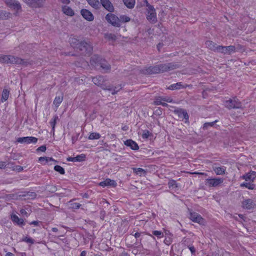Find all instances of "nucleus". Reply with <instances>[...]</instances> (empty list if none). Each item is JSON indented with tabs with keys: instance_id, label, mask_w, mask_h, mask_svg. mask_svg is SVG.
<instances>
[{
	"instance_id": "1",
	"label": "nucleus",
	"mask_w": 256,
	"mask_h": 256,
	"mask_svg": "<svg viewBox=\"0 0 256 256\" xmlns=\"http://www.w3.org/2000/svg\"><path fill=\"white\" fill-rule=\"evenodd\" d=\"M242 178L245 180V182L240 184V186H244L249 190L254 189L255 186L253 182L256 178V172H248L246 175L243 176Z\"/></svg>"
},
{
	"instance_id": "2",
	"label": "nucleus",
	"mask_w": 256,
	"mask_h": 256,
	"mask_svg": "<svg viewBox=\"0 0 256 256\" xmlns=\"http://www.w3.org/2000/svg\"><path fill=\"white\" fill-rule=\"evenodd\" d=\"M90 64L96 68L100 66L104 70H108L110 68V66L104 60L100 58V57L96 56H94L90 60Z\"/></svg>"
},
{
	"instance_id": "3",
	"label": "nucleus",
	"mask_w": 256,
	"mask_h": 256,
	"mask_svg": "<svg viewBox=\"0 0 256 256\" xmlns=\"http://www.w3.org/2000/svg\"><path fill=\"white\" fill-rule=\"evenodd\" d=\"M147 6V19L151 22H155L157 20L156 14L154 8L150 5L146 0H144Z\"/></svg>"
},
{
	"instance_id": "4",
	"label": "nucleus",
	"mask_w": 256,
	"mask_h": 256,
	"mask_svg": "<svg viewBox=\"0 0 256 256\" xmlns=\"http://www.w3.org/2000/svg\"><path fill=\"white\" fill-rule=\"evenodd\" d=\"M224 104L226 107L228 108H240L242 105L240 102L238 101V99L234 98L232 99L230 98L224 102Z\"/></svg>"
},
{
	"instance_id": "5",
	"label": "nucleus",
	"mask_w": 256,
	"mask_h": 256,
	"mask_svg": "<svg viewBox=\"0 0 256 256\" xmlns=\"http://www.w3.org/2000/svg\"><path fill=\"white\" fill-rule=\"evenodd\" d=\"M107 21L110 23L112 26L116 27L120 26V20L119 18L112 14H108L106 17Z\"/></svg>"
},
{
	"instance_id": "6",
	"label": "nucleus",
	"mask_w": 256,
	"mask_h": 256,
	"mask_svg": "<svg viewBox=\"0 0 256 256\" xmlns=\"http://www.w3.org/2000/svg\"><path fill=\"white\" fill-rule=\"evenodd\" d=\"M16 142L20 144H36L38 142V138L34 136H26L18 138Z\"/></svg>"
},
{
	"instance_id": "7",
	"label": "nucleus",
	"mask_w": 256,
	"mask_h": 256,
	"mask_svg": "<svg viewBox=\"0 0 256 256\" xmlns=\"http://www.w3.org/2000/svg\"><path fill=\"white\" fill-rule=\"evenodd\" d=\"M223 181V179L221 178H207L205 184L208 186L216 187L222 183Z\"/></svg>"
},
{
	"instance_id": "8",
	"label": "nucleus",
	"mask_w": 256,
	"mask_h": 256,
	"mask_svg": "<svg viewBox=\"0 0 256 256\" xmlns=\"http://www.w3.org/2000/svg\"><path fill=\"white\" fill-rule=\"evenodd\" d=\"M79 48L80 50L86 53V54H90L92 50V48L90 43L86 42H80Z\"/></svg>"
},
{
	"instance_id": "9",
	"label": "nucleus",
	"mask_w": 256,
	"mask_h": 256,
	"mask_svg": "<svg viewBox=\"0 0 256 256\" xmlns=\"http://www.w3.org/2000/svg\"><path fill=\"white\" fill-rule=\"evenodd\" d=\"M26 4L32 8H40L43 6L44 0H23Z\"/></svg>"
},
{
	"instance_id": "10",
	"label": "nucleus",
	"mask_w": 256,
	"mask_h": 256,
	"mask_svg": "<svg viewBox=\"0 0 256 256\" xmlns=\"http://www.w3.org/2000/svg\"><path fill=\"white\" fill-rule=\"evenodd\" d=\"M18 58L12 56H4L0 54V62L6 63H16Z\"/></svg>"
},
{
	"instance_id": "11",
	"label": "nucleus",
	"mask_w": 256,
	"mask_h": 256,
	"mask_svg": "<svg viewBox=\"0 0 256 256\" xmlns=\"http://www.w3.org/2000/svg\"><path fill=\"white\" fill-rule=\"evenodd\" d=\"M190 219L194 222H198L200 224H204V220L196 212H190Z\"/></svg>"
},
{
	"instance_id": "12",
	"label": "nucleus",
	"mask_w": 256,
	"mask_h": 256,
	"mask_svg": "<svg viewBox=\"0 0 256 256\" xmlns=\"http://www.w3.org/2000/svg\"><path fill=\"white\" fill-rule=\"evenodd\" d=\"M7 5L12 9L18 12L21 9V6L19 2L14 0H6Z\"/></svg>"
},
{
	"instance_id": "13",
	"label": "nucleus",
	"mask_w": 256,
	"mask_h": 256,
	"mask_svg": "<svg viewBox=\"0 0 256 256\" xmlns=\"http://www.w3.org/2000/svg\"><path fill=\"white\" fill-rule=\"evenodd\" d=\"M80 14L85 20L91 22L94 19V16L92 13L88 10L82 9L80 10Z\"/></svg>"
},
{
	"instance_id": "14",
	"label": "nucleus",
	"mask_w": 256,
	"mask_h": 256,
	"mask_svg": "<svg viewBox=\"0 0 256 256\" xmlns=\"http://www.w3.org/2000/svg\"><path fill=\"white\" fill-rule=\"evenodd\" d=\"M242 206L247 210H251L255 208L256 204L250 199L244 200L242 202Z\"/></svg>"
},
{
	"instance_id": "15",
	"label": "nucleus",
	"mask_w": 256,
	"mask_h": 256,
	"mask_svg": "<svg viewBox=\"0 0 256 256\" xmlns=\"http://www.w3.org/2000/svg\"><path fill=\"white\" fill-rule=\"evenodd\" d=\"M102 6L108 11L112 12L114 10V8L112 2L109 0H100Z\"/></svg>"
},
{
	"instance_id": "16",
	"label": "nucleus",
	"mask_w": 256,
	"mask_h": 256,
	"mask_svg": "<svg viewBox=\"0 0 256 256\" xmlns=\"http://www.w3.org/2000/svg\"><path fill=\"white\" fill-rule=\"evenodd\" d=\"M124 144L127 146L130 147L133 150H138L139 146L137 143L132 140H128L124 142Z\"/></svg>"
},
{
	"instance_id": "17",
	"label": "nucleus",
	"mask_w": 256,
	"mask_h": 256,
	"mask_svg": "<svg viewBox=\"0 0 256 256\" xmlns=\"http://www.w3.org/2000/svg\"><path fill=\"white\" fill-rule=\"evenodd\" d=\"M99 185L102 187L106 186H115L116 185L114 180H112L110 178H106L104 180L101 182L99 183Z\"/></svg>"
},
{
	"instance_id": "18",
	"label": "nucleus",
	"mask_w": 256,
	"mask_h": 256,
	"mask_svg": "<svg viewBox=\"0 0 256 256\" xmlns=\"http://www.w3.org/2000/svg\"><path fill=\"white\" fill-rule=\"evenodd\" d=\"M38 161L41 164L44 165L46 164L50 163L51 162H56V160L52 158L44 156L40 157L38 159Z\"/></svg>"
},
{
	"instance_id": "19",
	"label": "nucleus",
	"mask_w": 256,
	"mask_h": 256,
	"mask_svg": "<svg viewBox=\"0 0 256 256\" xmlns=\"http://www.w3.org/2000/svg\"><path fill=\"white\" fill-rule=\"evenodd\" d=\"M62 11L65 14L68 16H72L74 14V12L72 9L67 6L62 7Z\"/></svg>"
},
{
	"instance_id": "20",
	"label": "nucleus",
	"mask_w": 256,
	"mask_h": 256,
	"mask_svg": "<svg viewBox=\"0 0 256 256\" xmlns=\"http://www.w3.org/2000/svg\"><path fill=\"white\" fill-rule=\"evenodd\" d=\"M11 218L12 221L18 225L20 226L24 225L23 219L20 218L16 214H12Z\"/></svg>"
},
{
	"instance_id": "21",
	"label": "nucleus",
	"mask_w": 256,
	"mask_h": 256,
	"mask_svg": "<svg viewBox=\"0 0 256 256\" xmlns=\"http://www.w3.org/2000/svg\"><path fill=\"white\" fill-rule=\"evenodd\" d=\"M177 112L179 118L184 119L185 122H186L188 119V116L186 112L182 110H178Z\"/></svg>"
},
{
	"instance_id": "22",
	"label": "nucleus",
	"mask_w": 256,
	"mask_h": 256,
	"mask_svg": "<svg viewBox=\"0 0 256 256\" xmlns=\"http://www.w3.org/2000/svg\"><path fill=\"white\" fill-rule=\"evenodd\" d=\"M9 94L10 90L6 88L4 89L2 94L1 102H6L8 99Z\"/></svg>"
},
{
	"instance_id": "23",
	"label": "nucleus",
	"mask_w": 256,
	"mask_h": 256,
	"mask_svg": "<svg viewBox=\"0 0 256 256\" xmlns=\"http://www.w3.org/2000/svg\"><path fill=\"white\" fill-rule=\"evenodd\" d=\"M184 88V86L182 84L181 82H178L170 85L168 89L170 90H179Z\"/></svg>"
},
{
	"instance_id": "24",
	"label": "nucleus",
	"mask_w": 256,
	"mask_h": 256,
	"mask_svg": "<svg viewBox=\"0 0 256 256\" xmlns=\"http://www.w3.org/2000/svg\"><path fill=\"white\" fill-rule=\"evenodd\" d=\"M62 100L63 96H58L55 98L54 101V105L56 107V110L59 106L60 104L62 102Z\"/></svg>"
},
{
	"instance_id": "25",
	"label": "nucleus",
	"mask_w": 256,
	"mask_h": 256,
	"mask_svg": "<svg viewBox=\"0 0 256 256\" xmlns=\"http://www.w3.org/2000/svg\"><path fill=\"white\" fill-rule=\"evenodd\" d=\"M88 4L92 8L97 9L100 6L98 0H86Z\"/></svg>"
},
{
	"instance_id": "26",
	"label": "nucleus",
	"mask_w": 256,
	"mask_h": 256,
	"mask_svg": "<svg viewBox=\"0 0 256 256\" xmlns=\"http://www.w3.org/2000/svg\"><path fill=\"white\" fill-rule=\"evenodd\" d=\"M124 5L128 8H132L136 4L135 0H123Z\"/></svg>"
},
{
	"instance_id": "27",
	"label": "nucleus",
	"mask_w": 256,
	"mask_h": 256,
	"mask_svg": "<svg viewBox=\"0 0 256 256\" xmlns=\"http://www.w3.org/2000/svg\"><path fill=\"white\" fill-rule=\"evenodd\" d=\"M206 46L209 49L216 51L218 46L212 41L208 40L206 42Z\"/></svg>"
},
{
	"instance_id": "28",
	"label": "nucleus",
	"mask_w": 256,
	"mask_h": 256,
	"mask_svg": "<svg viewBox=\"0 0 256 256\" xmlns=\"http://www.w3.org/2000/svg\"><path fill=\"white\" fill-rule=\"evenodd\" d=\"M92 82L95 84L100 86L103 82V78L102 76L95 77L92 78Z\"/></svg>"
},
{
	"instance_id": "29",
	"label": "nucleus",
	"mask_w": 256,
	"mask_h": 256,
	"mask_svg": "<svg viewBox=\"0 0 256 256\" xmlns=\"http://www.w3.org/2000/svg\"><path fill=\"white\" fill-rule=\"evenodd\" d=\"M100 134L97 132H92L88 136V139L91 140H98L100 138Z\"/></svg>"
},
{
	"instance_id": "30",
	"label": "nucleus",
	"mask_w": 256,
	"mask_h": 256,
	"mask_svg": "<svg viewBox=\"0 0 256 256\" xmlns=\"http://www.w3.org/2000/svg\"><path fill=\"white\" fill-rule=\"evenodd\" d=\"M215 173L218 175L224 174L225 168L224 167H218L214 169Z\"/></svg>"
},
{
	"instance_id": "31",
	"label": "nucleus",
	"mask_w": 256,
	"mask_h": 256,
	"mask_svg": "<svg viewBox=\"0 0 256 256\" xmlns=\"http://www.w3.org/2000/svg\"><path fill=\"white\" fill-rule=\"evenodd\" d=\"M227 49L228 48H226V46H218V47H216V52L228 54Z\"/></svg>"
},
{
	"instance_id": "32",
	"label": "nucleus",
	"mask_w": 256,
	"mask_h": 256,
	"mask_svg": "<svg viewBox=\"0 0 256 256\" xmlns=\"http://www.w3.org/2000/svg\"><path fill=\"white\" fill-rule=\"evenodd\" d=\"M154 103L156 105H162L163 106L167 105L166 103L162 101V98H160V96L154 100Z\"/></svg>"
},
{
	"instance_id": "33",
	"label": "nucleus",
	"mask_w": 256,
	"mask_h": 256,
	"mask_svg": "<svg viewBox=\"0 0 256 256\" xmlns=\"http://www.w3.org/2000/svg\"><path fill=\"white\" fill-rule=\"evenodd\" d=\"M119 20H120V23L122 22H127L130 21V18L127 16L126 15H122L120 16Z\"/></svg>"
},
{
	"instance_id": "34",
	"label": "nucleus",
	"mask_w": 256,
	"mask_h": 256,
	"mask_svg": "<svg viewBox=\"0 0 256 256\" xmlns=\"http://www.w3.org/2000/svg\"><path fill=\"white\" fill-rule=\"evenodd\" d=\"M86 159V156L84 154H81L74 157V162H82Z\"/></svg>"
},
{
	"instance_id": "35",
	"label": "nucleus",
	"mask_w": 256,
	"mask_h": 256,
	"mask_svg": "<svg viewBox=\"0 0 256 256\" xmlns=\"http://www.w3.org/2000/svg\"><path fill=\"white\" fill-rule=\"evenodd\" d=\"M134 171L136 174L140 175L144 174L146 172L145 170L142 168H134Z\"/></svg>"
},
{
	"instance_id": "36",
	"label": "nucleus",
	"mask_w": 256,
	"mask_h": 256,
	"mask_svg": "<svg viewBox=\"0 0 256 256\" xmlns=\"http://www.w3.org/2000/svg\"><path fill=\"white\" fill-rule=\"evenodd\" d=\"M54 169L56 171L62 174H64L65 172L64 169L60 166H56Z\"/></svg>"
},
{
	"instance_id": "37",
	"label": "nucleus",
	"mask_w": 256,
	"mask_h": 256,
	"mask_svg": "<svg viewBox=\"0 0 256 256\" xmlns=\"http://www.w3.org/2000/svg\"><path fill=\"white\" fill-rule=\"evenodd\" d=\"M58 119V116H54L52 119L50 121V124L52 128V130H54L56 126V122Z\"/></svg>"
},
{
	"instance_id": "38",
	"label": "nucleus",
	"mask_w": 256,
	"mask_h": 256,
	"mask_svg": "<svg viewBox=\"0 0 256 256\" xmlns=\"http://www.w3.org/2000/svg\"><path fill=\"white\" fill-rule=\"evenodd\" d=\"M152 234L158 238H161L163 236V233L161 231L154 230L152 232Z\"/></svg>"
},
{
	"instance_id": "39",
	"label": "nucleus",
	"mask_w": 256,
	"mask_h": 256,
	"mask_svg": "<svg viewBox=\"0 0 256 256\" xmlns=\"http://www.w3.org/2000/svg\"><path fill=\"white\" fill-rule=\"evenodd\" d=\"M168 185L170 188H174L176 187V182L174 180H170L168 182Z\"/></svg>"
},
{
	"instance_id": "40",
	"label": "nucleus",
	"mask_w": 256,
	"mask_h": 256,
	"mask_svg": "<svg viewBox=\"0 0 256 256\" xmlns=\"http://www.w3.org/2000/svg\"><path fill=\"white\" fill-rule=\"evenodd\" d=\"M22 241L25 242L27 243H30L32 244L34 243V240L30 238V237H26L22 239Z\"/></svg>"
},
{
	"instance_id": "41",
	"label": "nucleus",
	"mask_w": 256,
	"mask_h": 256,
	"mask_svg": "<svg viewBox=\"0 0 256 256\" xmlns=\"http://www.w3.org/2000/svg\"><path fill=\"white\" fill-rule=\"evenodd\" d=\"M106 38L108 40H116V36L112 34H108L106 35Z\"/></svg>"
},
{
	"instance_id": "42",
	"label": "nucleus",
	"mask_w": 256,
	"mask_h": 256,
	"mask_svg": "<svg viewBox=\"0 0 256 256\" xmlns=\"http://www.w3.org/2000/svg\"><path fill=\"white\" fill-rule=\"evenodd\" d=\"M160 98H162V101L166 102H172V99L169 96H160Z\"/></svg>"
},
{
	"instance_id": "43",
	"label": "nucleus",
	"mask_w": 256,
	"mask_h": 256,
	"mask_svg": "<svg viewBox=\"0 0 256 256\" xmlns=\"http://www.w3.org/2000/svg\"><path fill=\"white\" fill-rule=\"evenodd\" d=\"M150 132L148 130H144L142 134V138L146 139L150 136Z\"/></svg>"
},
{
	"instance_id": "44",
	"label": "nucleus",
	"mask_w": 256,
	"mask_h": 256,
	"mask_svg": "<svg viewBox=\"0 0 256 256\" xmlns=\"http://www.w3.org/2000/svg\"><path fill=\"white\" fill-rule=\"evenodd\" d=\"M226 48H228L227 49L228 54H231L232 52H234V50H235L234 46H226Z\"/></svg>"
},
{
	"instance_id": "45",
	"label": "nucleus",
	"mask_w": 256,
	"mask_h": 256,
	"mask_svg": "<svg viewBox=\"0 0 256 256\" xmlns=\"http://www.w3.org/2000/svg\"><path fill=\"white\" fill-rule=\"evenodd\" d=\"M46 148L45 146H42L37 148V151H41L44 152L46 150Z\"/></svg>"
},
{
	"instance_id": "46",
	"label": "nucleus",
	"mask_w": 256,
	"mask_h": 256,
	"mask_svg": "<svg viewBox=\"0 0 256 256\" xmlns=\"http://www.w3.org/2000/svg\"><path fill=\"white\" fill-rule=\"evenodd\" d=\"M20 213L23 216H27L28 214L26 212V211L24 209H22L20 210Z\"/></svg>"
},
{
	"instance_id": "47",
	"label": "nucleus",
	"mask_w": 256,
	"mask_h": 256,
	"mask_svg": "<svg viewBox=\"0 0 256 256\" xmlns=\"http://www.w3.org/2000/svg\"><path fill=\"white\" fill-rule=\"evenodd\" d=\"M62 3L65 4H68L70 2V0H59Z\"/></svg>"
},
{
	"instance_id": "48",
	"label": "nucleus",
	"mask_w": 256,
	"mask_h": 256,
	"mask_svg": "<svg viewBox=\"0 0 256 256\" xmlns=\"http://www.w3.org/2000/svg\"><path fill=\"white\" fill-rule=\"evenodd\" d=\"M67 161L68 162H74V157H68L66 158Z\"/></svg>"
},
{
	"instance_id": "49",
	"label": "nucleus",
	"mask_w": 256,
	"mask_h": 256,
	"mask_svg": "<svg viewBox=\"0 0 256 256\" xmlns=\"http://www.w3.org/2000/svg\"><path fill=\"white\" fill-rule=\"evenodd\" d=\"M6 163L4 162H0V168H2L6 166Z\"/></svg>"
},
{
	"instance_id": "50",
	"label": "nucleus",
	"mask_w": 256,
	"mask_h": 256,
	"mask_svg": "<svg viewBox=\"0 0 256 256\" xmlns=\"http://www.w3.org/2000/svg\"><path fill=\"white\" fill-rule=\"evenodd\" d=\"M189 249H190V252H192V254H193V253H194V252H195V250H194V247H193V246L190 247V248H189Z\"/></svg>"
},
{
	"instance_id": "51",
	"label": "nucleus",
	"mask_w": 256,
	"mask_h": 256,
	"mask_svg": "<svg viewBox=\"0 0 256 256\" xmlns=\"http://www.w3.org/2000/svg\"><path fill=\"white\" fill-rule=\"evenodd\" d=\"M5 256H14L12 253L10 252H8L6 253Z\"/></svg>"
},
{
	"instance_id": "52",
	"label": "nucleus",
	"mask_w": 256,
	"mask_h": 256,
	"mask_svg": "<svg viewBox=\"0 0 256 256\" xmlns=\"http://www.w3.org/2000/svg\"><path fill=\"white\" fill-rule=\"evenodd\" d=\"M38 224V221H33L30 223V224H34V226H36Z\"/></svg>"
},
{
	"instance_id": "53",
	"label": "nucleus",
	"mask_w": 256,
	"mask_h": 256,
	"mask_svg": "<svg viewBox=\"0 0 256 256\" xmlns=\"http://www.w3.org/2000/svg\"><path fill=\"white\" fill-rule=\"evenodd\" d=\"M86 252L84 250L82 251L80 256H86Z\"/></svg>"
},
{
	"instance_id": "54",
	"label": "nucleus",
	"mask_w": 256,
	"mask_h": 256,
	"mask_svg": "<svg viewBox=\"0 0 256 256\" xmlns=\"http://www.w3.org/2000/svg\"><path fill=\"white\" fill-rule=\"evenodd\" d=\"M134 236L135 238H137L140 236V234L138 232H136V233H135Z\"/></svg>"
},
{
	"instance_id": "55",
	"label": "nucleus",
	"mask_w": 256,
	"mask_h": 256,
	"mask_svg": "<svg viewBox=\"0 0 256 256\" xmlns=\"http://www.w3.org/2000/svg\"><path fill=\"white\" fill-rule=\"evenodd\" d=\"M58 230V229L56 228H52V231L54 232H57Z\"/></svg>"
},
{
	"instance_id": "56",
	"label": "nucleus",
	"mask_w": 256,
	"mask_h": 256,
	"mask_svg": "<svg viewBox=\"0 0 256 256\" xmlns=\"http://www.w3.org/2000/svg\"><path fill=\"white\" fill-rule=\"evenodd\" d=\"M7 14V16H2L0 14V17L2 18H6V17H8V15L10 14L9 13L8 14Z\"/></svg>"
},
{
	"instance_id": "57",
	"label": "nucleus",
	"mask_w": 256,
	"mask_h": 256,
	"mask_svg": "<svg viewBox=\"0 0 256 256\" xmlns=\"http://www.w3.org/2000/svg\"><path fill=\"white\" fill-rule=\"evenodd\" d=\"M154 68L155 69V68ZM159 71H160V70H158V71H157V70H154L153 72H158Z\"/></svg>"
},
{
	"instance_id": "58",
	"label": "nucleus",
	"mask_w": 256,
	"mask_h": 256,
	"mask_svg": "<svg viewBox=\"0 0 256 256\" xmlns=\"http://www.w3.org/2000/svg\"><path fill=\"white\" fill-rule=\"evenodd\" d=\"M198 174H204L203 173H198Z\"/></svg>"
}]
</instances>
